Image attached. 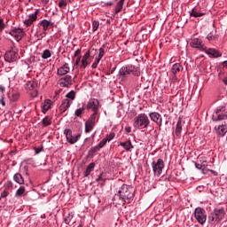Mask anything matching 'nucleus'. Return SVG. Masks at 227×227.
Masks as SVG:
<instances>
[{"label": "nucleus", "mask_w": 227, "mask_h": 227, "mask_svg": "<svg viewBox=\"0 0 227 227\" xmlns=\"http://www.w3.org/2000/svg\"><path fill=\"white\" fill-rule=\"evenodd\" d=\"M134 187L122 184L118 192L115 193L114 200H118L119 205H125V203H132L134 201Z\"/></svg>", "instance_id": "1"}, {"label": "nucleus", "mask_w": 227, "mask_h": 227, "mask_svg": "<svg viewBox=\"0 0 227 227\" xmlns=\"http://www.w3.org/2000/svg\"><path fill=\"white\" fill-rule=\"evenodd\" d=\"M133 125L135 129H148V126L150 125V119H148V115L145 114H140L135 119Z\"/></svg>", "instance_id": "2"}, {"label": "nucleus", "mask_w": 227, "mask_h": 227, "mask_svg": "<svg viewBox=\"0 0 227 227\" xmlns=\"http://www.w3.org/2000/svg\"><path fill=\"white\" fill-rule=\"evenodd\" d=\"M213 121H222L227 120V108L226 106H218L212 115Z\"/></svg>", "instance_id": "3"}, {"label": "nucleus", "mask_w": 227, "mask_h": 227, "mask_svg": "<svg viewBox=\"0 0 227 227\" xmlns=\"http://www.w3.org/2000/svg\"><path fill=\"white\" fill-rule=\"evenodd\" d=\"M151 166L153 168V175L155 176H160L165 168L164 160L158 159L156 160H153Z\"/></svg>", "instance_id": "4"}, {"label": "nucleus", "mask_w": 227, "mask_h": 227, "mask_svg": "<svg viewBox=\"0 0 227 227\" xmlns=\"http://www.w3.org/2000/svg\"><path fill=\"white\" fill-rule=\"evenodd\" d=\"M120 75H129L133 74V75H140L141 71L139 67H136V66L128 65L126 67H122L119 71Z\"/></svg>", "instance_id": "5"}, {"label": "nucleus", "mask_w": 227, "mask_h": 227, "mask_svg": "<svg viewBox=\"0 0 227 227\" xmlns=\"http://www.w3.org/2000/svg\"><path fill=\"white\" fill-rule=\"evenodd\" d=\"M194 217L199 224H205L207 223V211L203 207H197L194 211Z\"/></svg>", "instance_id": "6"}, {"label": "nucleus", "mask_w": 227, "mask_h": 227, "mask_svg": "<svg viewBox=\"0 0 227 227\" xmlns=\"http://www.w3.org/2000/svg\"><path fill=\"white\" fill-rule=\"evenodd\" d=\"M19 49L17 47L13 46L12 49L8 51H6L4 55V59L7 61V63H13L19 59Z\"/></svg>", "instance_id": "7"}, {"label": "nucleus", "mask_w": 227, "mask_h": 227, "mask_svg": "<svg viewBox=\"0 0 227 227\" xmlns=\"http://www.w3.org/2000/svg\"><path fill=\"white\" fill-rule=\"evenodd\" d=\"M64 134L66 136L67 143H69L70 145H75V143L79 141V137H81V134L74 135L72 129H64Z\"/></svg>", "instance_id": "8"}, {"label": "nucleus", "mask_w": 227, "mask_h": 227, "mask_svg": "<svg viewBox=\"0 0 227 227\" xmlns=\"http://www.w3.org/2000/svg\"><path fill=\"white\" fill-rule=\"evenodd\" d=\"M214 214L215 216L209 217V221H216V223H219V221H223V219H224V215H226V213L224 212V207L215 208Z\"/></svg>", "instance_id": "9"}, {"label": "nucleus", "mask_w": 227, "mask_h": 227, "mask_svg": "<svg viewBox=\"0 0 227 227\" xmlns=\"http://www.w3.org/2000/svg\"><path fill=\"white\" fill-rule=\"evenodd\" d=\"M9 35H11V36H13L16 42H20V40H22V36H24V30L20 27H14L12 28Z\"/></svg>", "instance_id": "10"}, {"label": "nucleus", "mask_w": 227, "mask_h": 227, "mask_svg": "<svg viewBox=\"0 0 227 227\" xmlns=\"http://www.w3.org/2000/svg\"><path fill=\"white\" fill-rule=\"evenodd\" d=\"M86 109H92L93 112H98L100 109V102L97 98H90L87 106H85Z\"/></svg>", "instance_id": "11"}, {"label": "nucleus", "mask_w": 227, "mask_h": 227, "mask_svg": "<svg viewBox=\"0 0 227 227\" xmlns=\"http://www.w3.org/2000/svg\"><path fill=\"white\" fill-rule=\"evenodd\" d=\"M190 45L193 49H199V51H201L202 52L205 51L206 48L205 44H203V41L200 38L192 39Z\"/></svg>", "instance_id": "12"}, {"label": "nucleus", "mask_w": 227, "mask_h": 227, "mask_svg": "<svg viewBox=\"0 0 227 227\" xmlns=\"http://www.w3.org/2000/svg\"><path fill=\"white\" fill-rule=\"evenodd\" d=\"M149 118L152 121L156 123L159 127H162V115L157 112H152L149 114Z\"/></svg>", "instance_id": "13"}, {"label": "nucleus", "mask_w": 227, "mask_h": 227, "mask_svg": "<svg viewBox=\"0 0 227 227\" xmlns=\"http://www.w3.org/2000/svg\"><path fill=\"white\" fill-rule=\"evenodd\" d=\"M215 130L217 136H221V137H224V136H226V133H227V123L224 122L218 126H215Z\"/></svg>", "instance_id": "14"}, {"label": "nucleus", "mask_w": 227, "mask_h": 227, "mask_svg": "<svg viewBox=\"0 0 227 227\" xmlns=\"http://www.w3.org/2000/svg\"><path fill=\"white\" fill-rule=\"evenodd\" d=\"M203 52H206V54H207V56H209V58H221V56H223L219 52V51H217V50H215L214 48L207 49V46L204 49Z\"/></svg>", "instance_id": "15"}, {"label": "nucleus", "mask_w": 227, "mask_h": 227, "mask_svg": "<svg viewBox=\"0 0 227 227\" xmlns=\"http://www.w3.org/2000/svg\"><path fill=\"white\" fill-rule=\"evenodd\" d=\"M70 72V65L68 63H65L62 67H60L57 70V75H67Z\"/></svg>", "instance_id": "16"}, {"label": "nucleus", "mask_w": 227, "mask_h": 227, "mask_svg": "<svg viewBox=\"0 0 227 227\" xmlns=\"http://www.w3.org/2000/svg\"><path fill=\"white\" fill-rule=\"evenodd\" d=\"M184 125H185V121H182V119L179 118L176 123V131H175L176 137H181L182 129L184 128Z\"/></svg>", "instance_id": "17"}, {"label": "nucleus", "mask_w": 227, "mask_h": 227, "mask_svg": "<svg viewBox=\"0 0 227 227\" xmlns=\"http://www.w3.org/2000/svg\"><path fill=\"white\" fill-rule=\"evenodd\" d=\"M90 65V51H88L82 58L80 68H86Z\"/></svg>", "instance_id": "18"}, {"label": "nucleus", "mask_w": 227, "mask_h": 227, "mask_svg": "<svg viewBox=\"0 0 227 227\" xmlns=\"http://www.w3.org/2000/svg\"><path fill=\"white\" fill-rule=\"evenodd\" d=\"M72 100L63 99L59 106V111H61V113H66V111H68V109H70V106H72Z\"/></svg>", "instance_id": "19"}, {"label": "nucleus", "mask_w": 227, "mask_h": 227, "mask_svg": "<svg viewBox=\"0 0 227 227\" xmlns=\"http://www.w3.org/2000/svg\"><path fill=\"white\" fill-rule=\"evenodd\" d=\"M73 79L70 75H66L60 79V86L62 88H68L72 84Z\"/></svg>", "instance_id": "20"}, {"label": "nucleus", "mask_w": 227, "mask_h": 227, "mask_svg": "<svg viewBox=\"0 0 227 227\" xmlns=\"http://www.w3.org/2000/svg\"><path fill=\"white\" fill-rule=\"evenodd\" d=\"M119 146H121L125 150V152H131L134 148V145H132V142L130 140L121 142L119 144Z\"/></svg>", "instance_id": "21"}, {"label": "nucleus", "mask_w": 227, "mask_h": 227, "mask_svg": "<svg viewBox=\"0 0 227 227\" xmlns=\"http://www.w3.org/2000/svg\"><path fill=\"white\" fill-rule=\"evenodd\" d=\"M38 26L43 27V31H48V29H49V27H51V26H54V23H52L51 21H49L47 20H43L38 23Z\"/></svg>", "instance_id": "22"}, {"label": "nucleus", "mask_w": 227, "mask_h": 227, "mask_svg": "<svg viewBox=\"0 0 227 227\" xmlns=\"http://www.w3.org/2000/svg\"><path fill=\"white\" fill-rule=\"evenodd\" d=\"M96 122L91 121H86L85 122V132L86 134H90V131L95 128Z\"/></svg>", "instance_id": "23"}, {"label": "nucleus", "mask_w": 227, "mask_h": 227, "mask_svg": "<svg viewBox=\"0 0 227 227\" xmlns=\"http://www.w3.org/2000/svg\"><path fill=\"white\" fill-rule=\"evenodd\" d=\"M95 169V163H90L87 166L85 171L83 172V176L84 178H88L90 175H91V172Z\"/></svg>", "instance_id": "24"}, {"label": "nucleus", "mask_w": 227, "mask_h": 227, "mask_svg": "<svg viewBox=\"0 0 227 227\" xmlns=\"http://www.w3.org/2000/svg\"><path fill=\"white\" fill-rule=\"evenodd\" d=\"M52 105V101L51 99H45L44 102L42 105V111L43 113H47L49 109L51 108V106Z\"/></svg>", "instance_id": "25"}, {"label": "nucleus", "mask_w": 227, "mask_h": 227, "mask_svg": "<svg viewBox=\"0 0 227 227\" xmlns=\"http://www.w3.org/2000/svg\"><path fill=\"white\" fill-rule=\"evenodd\" d=\"M182 70H184V67H182L180 63L174 64L171 68V72L174 74H178V72H182Z\"/></svg>", "instance_id": "26"}, {"label": "nucleus", "mask_w": 227, "mask_h": 227, "mask_svg": "<svg viewBox=\"0 0 227 227\" xmlns=\"http://www.w3.org/2000/svg\"><path fill=\"white\" fill-rule=\"evenodd\" d=\"M123 4H125V0H120L116 6H115V11L114 13L115 15H118V13H120V12H121V10H123Z\"/></svg>", "instance_id": "27"}, {"label": "nucleus", "mask_w": 227, "mask_h": 227, "mask_svg": "<svg viewBox=\"0 0 227 227\" xmlns=\"http://www.w3.org/2000/svg\"><path fill=\"white\" fill-rule=\"evenodd\" d=\"M13 180L14 182H16V184H19L20 185H22L24 184V177H22V175H20V173L14 175Z\"/></svg>", "instance_id": "28"}, {"label": "nucleus", "mask_w": 227, "mask_h": 227, "mask_svg": "<svg viewBox=\"0 0 227 227\" xmlns=\"http://www.w3.org/2000/svg\"><path fill=\"white\" fill-rule=\"evenodd\" d=\"M37 87H38V81L36 80H32L30 82H27V88L28 90H35Z\"/></svg>", "instance_id": "29"}, {"label": "nucleus", "mask_w": 227, "mask_h": 227, "mask_svg": "<svg viewBox=\"0 0 227 227\" xmlns=\"http://www.w3.org/2000/svg\"><path fill=\"white\" fill-rule=\"evenodd\" d=\"M20 97V94L19 92H13L9 94V99L11 102H17Z\"/></svg>", "instance_id": "30"}, {"label": "nucleus", "mask_w": 227, "mask_h": 227, "mask_svg": "<svg viewBox=\"0 0 227 227\" xmlns=\"http://www.w3.org/2000/svg\"><path fill=\"white\" fill-rule=\"evenodd\" d=\"M104 47H106V44H103V47L98 49V54L96 57V59H98L99 61L102 59V58H104L106 54V51L104 50Z\"/></svg>", "instance_id": "31"}, {"label": "nucleus", "mask_w": 227, "mask_h": 227, "mask_svg": "<svg viewBox=\"0 0 227 227\" xmlns=\"http://www.w3.org/2000/svg\"><path fill=\"white\" fill-rule=\"evenodd\" d=\"M74 220V212H70L68 215L65 217V223L66 224H70L71 223H75Z\"/></svg>", "instance_id": "32"}, {"label": "nucleus", "mask_w": 227, "mask_h": 227, "mask_svg": "<svg viewBox=\"0 0 227 227\" xmlns=\"http://www.w3.org/2000/svg\"><path fill=\"white\" fill-rule=\"evenodd\" d=\"M66 99L71 100V103H73L74 100H75V91L71 90L70 92H68V93L66 95Z\"/></svg>", "instance_id": "33"}, {"label": "nucleus", "mask_w": 227, "mask_h": 227, "mask_svg": "<svg viewBox=\"0 0 227 227\" xmlns=\"http://www.w3.org/2000/svg\"><path fill=\"white\" fill-rule=\"evenodd\" d=\"M52 124V119L51 117L46 116L43 119V127H49V125Z\"/></svg>", "instance_id": "34"}, {"label": "nucleus", "mask_w": 227, "mask_h": 227, "mask_svg": "<svg viewBox=\"0 0 227 227\" xmlns=\"http://www.w3.org/2000/svg\"><path fill=\"white\" fill-rule=\"evenodd\" d=\"M26 192V187L24 186H20L15 193L16 198H20V196H22V194H24Z\"/></svg>", "instance_id": "35"}, {"label": "nucleus", "mask_w": 227, "mask_h": 227, "mask_svg": "<svg viewBox=\"0 0 227 227\" xmlns=\"http://www.w3.org/2000/svg\"><path fill=\"white\" fill-rule=\"evenodd\" d=\"M84 111H86V106H84L83 105L82 108H78L75 110L74 116H77L79 118L82 114V113H84Z\"/></svg>", "instance_id": "36"}, {"label": "nucleus", "mask_w": 227, "mask_h": 227, "mask_svg": "<svg viewBox=\"0 0 227 227\" xmlns=\"http://www.w3.org/2000/svg\"><path fill=\"white\" fill-rule=\"evenodd\" d=\"M205 15V12H198V11L192 9L191 12L192 17H195V19H198V17H203Z\"/></svg>", "instance_id": "37"}, {"label": "nucleus", "mask_w": 227, "mask_h": 227, "mask_svg": "<svg viewBox=\"0 0 227 227\" xmlns=\"http://www.w3.org/2000/svg\"><path fill=\"white\" fill-rule=\"evenodd\" d=\"M27 19H29L32 23L35 22L36 19H38V10H36L34 13L29 14Z\"/></svg>", "instance_id": "38"}, {"label": "nucleus", "mask_w": 227, "mask_h": 227, "mask_svg": "<svg viewBox=\"0 0 227 227\" xmlns=\"http://www.w3.org/2000/svg\"><path fill=\"white\" fill-rule=\"evenodd\" d=\"M52 56V53L49 50H44L42 53L43 59H49Z\"/></svg>", "instance_id": "39"}, {"label": "nucleus", "mask_w": 227, "mask_h": 227, "mask_svg": "<svg viewBox=\"0 0 227 227\" xmlns=\"http://www.w3.org/2000/svg\"><path fill=\"white\" fill-rule=\"evenodd\" d=\"M196 169L201 170L202 173L205 175V169L207 168V164H198L195 163Z\"/></svg>", "instance_id": "40"}, {"label": "nucleus", "mask_w": 227, "mask_h": 227, "mask_svg": "<svg viewBox=\"0 0 227 227\" xmlns=\"http://www.w3.org/2000/svg\"><path fill=\"white\" fill-rule=\"evenodd\" d=\"M217 38H219V36L217 35H214V33L210 32L207 35V40H208L209 42L212 40H217Z\"/></svg>", "instance_id": "41"}, {"label": "nucleus", "mask_w": 227, "mask_h": 227, "mask_svg": "<svg viewBox=\"0 0 227 227\" xmlns=\"http://www.w3.org/2000/svg\"><path fill=\"white\" fill-rule=\"evenodd\" d=\"M100 26V22L98 20H94L92 22V31H97L98 29V27Z\"/></svg>", "instance_id": "42"}, {"label": "nucleus", "mask_w": 227, "mask_h": 227, "mask_svg": "<svg viewBox=\"0 0 227 227\" xmlns=\"http://www.w3.org/2000/svg\"><path fill=\"white\" fill-rule=\"evenodd\" d=\"M4 187L6 191H8V189H12V187H13V183L12 181H7L4 183Z\"/></svg>", "instance_id": "43"}, {"label": "nucleus", "mask_w": 227, "mask_h": 227, "mask_svg": "<svg viewBox=\"0 0 227 227\" xmlns=\"http://www.w3.org/2000/svg\"><path fill=\"white\" fill-rule=\"evenodd\" d=\"M114 136H115L114 133L112 132L109 135H106V137H105V140H106V142L108 141V143H109V142L113 141V139H114Z\"/></svg>", "instance_id": "44"}, {"label": "nucleus", "mask_w": 227, "mask_h": 227, "mask_svg": "<svg viewBox=\"0 0 227 227\" xmlns=\"http://www.w3.org/2000/svg\"><path fill=\"white\" fill-rule=\"evenodd\" d=\"M106 145H107V141L106 140V138H103L98 144V146L99 148H104V146H106Z\"/></svg>", "instance_id": "45"}, {"label": "nucleus", "mask_w": 227, "mask_h": 227, "mask_svg": "<svg viewBox=\"0 0 227 227\" xmlns=\"http://www.w3.org/2000/svg\"><path fill=\"white\" fill-rule=\"evenodd\" d=\"M97 114H98V112H93V114L90 115V118H89L88 121H95V120H97Z\"/></svg>", "instance_id": "46"}, {"label": "nucleus", "mask_w": 227, "mask_h": 227, "mask_svg": "<svg viewBox=\"0 0 227 227\" xmlns=\"http://www.w3.org/2000/svg\"><path fill=\"white\" fill-rule=\"evenodd\" d=\"M100 147L98 146V145L93 146L90 148V152H92V153H97V152H100Z\"/></svg>", "instance_id": "47"}, {"label": "nucleus", "mask_w": 227, "mask_h": 227, "mask_svg": "<svg viewBox=\"0 0 227 227\" xmlns=\"http://www.w3.org/2000/svg\"><path fill=\"white\" fill-rule=\"evenodd\" d=\"M59 8H67V1L66 0L59 1Z\"/></svg>", "instance_id": "48"}, {"label": "nucleus", "mask_w": 227, "mask_h": 227, "mask_svg": "<svg viewBox=\"0 0 227 227\" xmlns=\"http://www.w3.org/2000/svg\"><path fill=\"white\" fill-rule=\"evenodd\" d=\"M10 195V192L6 191V190H4L2 192H1V198H8V196Z\"/></svg>", "instance_id": "49"}, {"label": "nucleus", "mask_w": 227, "mask_h": 227, "mask_svg": "<svg viewBox=\"0 0 227 227\" xmlns=\"http://www.w3.org/2000/svg\"><path fill=\"white\" fill-rule=\"evenodd\" d=\"M99 63H100V60L98 59H95L94 62L92 63L91 67L92 68H97V67H98Z\"/></svg>", "instance_id": "50"}, {"label": "nucleus", "mask_w": 227, "mask_h": 227, "mask_svg": "<svg viewBox=\"0 0 227 227\" xmlns=\"http://www.w3.org/2000/svg\"><path fill=\"white\" fill-rule=\"evenodd\" d=\"M23 22H24L25 26H27V27H29V26H31L33 24L29 18L24 20Z\"/></svg>", "instance_id": "51"}, {"label": "nucleus", "mask_w": 227, "mask_h": 227, "mask_svg": "<svg viewBox=\"0 0 227 227\" xmlns=\"http://www.w3.org/2000/svg\"><path fill=\"white\" fill-rule=\"evenodd\" d=\"M104 175V173H101L98 178L96 179V182H103L104 178L102 177V176Z\"/></svg>", "instance_id": "52"}, {"label": "nucleus", "mask_w": 227, "mask_h": 227, "mask_svg": "<svg viewBox=\"0 0 227 227\" xmlns=\"http://www.w3.org/2000/svg\"><path fill=\"white\" fill-rule=\"evenodd\" d=\"M199 160H200L201 164L207 163V159L203 156L200 157Z\"/></svg>", "instance_id": "53"}, {"label": "nucleus", "mask_w": 227, "mask_h": 227, "mask_svg": "<svg viewBox=\"0 0 227 227\" xmlns=\"http://www.w3.org/2000/svg\"><path fill=\"white\" fill-rule=\"evenodd\" d=\"M79 54H81V50H80V49H77V50L74 51V58L79 56Z\"/></svg>", "instance_id": "54"}, {"label": "nucleus", "mask_w": 227, "mask_h": 227, "mask_svg": "<svg viewBox=\"0 0 227 227\" xmlns=\"http://www.w3.org/2000/svg\"><path fill=\"white\" fill-rule=\"evenodd\" d=\"M0 104L3 106V107H4V106H6V103L4 102V98H1Z\"/></svg>", "instance_id": "55"}, {"label": "nucleus", "mask_w": 227, "mask_h": 227, "mask_svg": "<svg viewBox=\"0 0 227 227\" xmlns=\"http://www.w3.org/2000/svg\"><path fill=\"white\" fill-rule=\"evenodd\" d=\"M4 28V23H3V19H0V29Z\"/></svg>", "instance_id": "56"}, {"label": "nucleus", "mask_w": 227, "mask_h": 227, "mask_svg": "<svg viewBox=\"0 0 227 227\" xmlns=\"http://www.w3.org/2000/svg\"><path fill=\"white\" fill-rule=\"evenodd\" d=\"M79 63H81V57L76 59L74 65H79Z\"/></svg>", "instance_id": "57"}, {"label": "nucleus", "mask_w": 227, "mask_h": 227, "mask_svg": "<svg viewBox=\"0 0 227 227\" xmlns=\"http://www.w3.org/2000/svg\"><path fill=\"white\" fill-rule=\"evenodd\" d=\"M223 67L224 68H227V60H225V61L223 62Z\"/></svg>", "instance_id": "58"}, {"label": "nucleus", "mask_w": 227, "mask_h": 227, "mask_svg": "<svg viewBox=\"0 0 227 227\" xmlns=\"http://www.w3.org/2000/svg\"><path fill=\"white\" fill-rule=\"evenodd\" d=\"M0 91H1L2 93H4V91H5V89H4V87H3V86H0Z\"/></svg>", "instance_id": "59"}, {"label": "nucleus", "mask_w": 227, "mask_h": 227, "mask_svg": "<svg viewBox=\"0 0 227 227\" xmlns=\"http://www.w3.org/2000/svg\"><path fill=\"white\" fill-rule=\"evenodd\" d=\"M32 97L35 98V97H38V91H35L34 94H32Z\"/></svg>", "instance_id": "60"}, {"label": "nucleus", "mask_w": 227, "mask_h": 227, "mask_svg": "<svg viewBox=\"0 0 227 227\" xmlns=\"http://www.w3.org/2000/svg\"><path fill=\"white\" fill-rule=\"evenodd\" d=\"M106 6H113V2H108L105 4Z\"/></svg>", "instance_id": "61"}, {"label": "nucleus", "mask_w": 227, "mask_h": 227, "mask_svg": "<svg viewBox=\"0 0 227 227\" xmlns=\"http://www.w3.org/2000/svg\"><path fill=\"white\" fill-rule=\"evenodd\" d=\"M40 152H42V150L38 149V148H35V153L38 154L40 153Z\"/></svg>", "instance_id": "62"}, {"label": "nucleus", "mask_w": 227, "mask_h": 227, "mask_svg": "<svg viewBox=\"0 0 227 227\" xmlns=\"http://www.w3.org/2000/svg\"><path fill=\"white\" fill-rule=\"evenodd\" d=\"M125 130L128 132V134H130V128H126Z\"/></svg>", "instance_id": "63"}, {"label": "nucleus", "mask_w": 227, "mask_h": 227, "mask_svg": "<svg viewBox=\"0 0 227 227\" xmlns=\"http://www.w3.org/2000/svg\"><path fill=\"white\" fill-rule=\"evenodd\" d=\"M223 82H224L227 85V77L223 78Z\"/></svg>", "instance_id": "64"}]
</instances>
